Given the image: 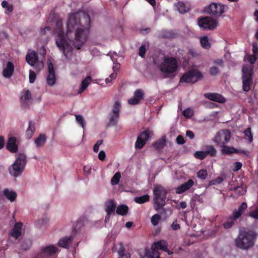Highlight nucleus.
<instances>
[{"mask_svg": "<svg viewBox=\"0 0 258 258\" xmlns=\"http://www.w3.org/2000/svg\"><path fill=\"white\" fill-rule=\"evenodd\" d=\"M91 27L90 16L86 13H76L70 14L67 23L66 35L75 30V38L73 45L80 49L88 39Z\"/></svg>", "mask_w": 258, "mask_h": 258, "instance_id": "obj_1", "label": "nucleus"}, {"mask_svg": "<svg viewBox=\"0 0 258 258\" xmlns=\"http://www.w3.org/2000/svg\"><path fill=\"white\" fill-rule=\"evenodd\" d=\"M56 26L58 31L55 39L56 45L62 52L66 57L67 58L69 54L72 52L73 48L65 37L62 29L63 24L62 20H58L57 21Z\"/></svg>", "mask_w": 258, "mask_h": 258, "instance_id": "obj_2", "label": "nucleus"}, {"mask_svg": "<svg viewBox=\"0 0 258 258\" xmlns=\"http://www.w3.org/2000/svg\"><path fill=\"white\" fill-rule=\"evenodd\" d=\"M256 236V234L251 231H241L236 239V245L240 248L248 249L253 245Z\"/></svg>", "mask_w": 258, "mask_h": 258, "instance_id": "obj_3", "label": "nucleus"}, {"mask_svg": "<svg viewBox=\"0 0 258 258\" xmlns=\"http://www.w3.org/2000/svg\"><path fill=\"white\" fill-rule=\"evenodd\" d=\"M154 208L157 211L162 209L166 205L167 190L161 185H156L153 190Z\"/></svg>", "mask_w": 258, "mask_h": 258, "instance_id": "obj_4", "label": "nucleus"}, {"mask_svg": "<svg viewBox=\"0 0 258 258\" xmlns=\"http://www.w3.org/2000/svg\"><path fill=\"white\" fill-rule=\"evenodd\" d=\"M159 70L164 74V78L170 77L177 71L178 63L173 57L164 56L163 61L159 66Z\"/></svg>", "mask_w": 258, "mask_h": 258, "instance_id": "obj_5", "label": "nucleus"}, {"mask_svg": "<svg viewBox=\"0 0 258 258\" xmlns=\"http://www.w3.org/2000/svg\"><path fill=\"white\" fill-rule=\"evenodd\" d=\"M203 78V75L200 71L197 69H191L182 76L179 82L194 84Z\"/></svg>", "mask_w": 258, "mask_h": 258, "instance_id": "obj_6", "label": "nucleus"}, {"mask_svg": "<svg viewBox=\"0 0 258 258\" xmlns=\"http://www.w3.org/2000/svg\"><path fill=\"white\" fill-rule=\"evenodd\" d=\"M253 71L252 69L243 68L242 69V90L247 92L251 89L253 82Z\"/></svg>", "mask_w": 258, "mask_h": 258, "instance_id": "obj_7", "label": "nucleus"}, {"mask_svg": "<svg viewBox=\"0 0 258 258\" xmlns=\"http://www.w3.org/2000/svg\"><path fill=\"white\" fill-rule=\"evenodd\" d=\"M217 21L209 17L200 18L198 20V25L203 30H213L217 25Z\"/></svg>", "mask_w": 258, "mask_h": 258, "instance_id": "obj_8", "label": "nucleus"}, {"mask_svg": "<svg viewBox=\"0 0 258 258\" xmlns=\"http://www.w3.org/2000/svg\"><path fill=\"white\" fill-rule=\"evenodd\" d=\"M230 137L231 134L228 130H222L217 133L214 139V142L217 145L223 146L229 142Z\"/></svg>", "mask_w": 258, "mask_h": 258, "instance_id": "obj_9", "label": "nucleus"}, {"mask_svg": "<svg viewBox=\"0 0 258 258\" xmlns=\"http://www.w3.org/2000/svg\"><path fill=\"white\" fill-rule=\"evenodd\" d=\"M206 13L215 17L220 16L224 12V6L216 3H212L205 8Z\"/></svg>", "mask_w": 258, "mask_h": 258, "instance_id": "obj_10", "label": "nucleus"}, {"mask_svg": "<svg viewBox=\"0 0 258 258\" xmlns=\"http://www.w3.org/2000/svg\"><path fill=\"white\" fill-rule=\"evenodd\" d=\"M151 133L150 130H147L139 134L135 145L136 149H141L145 145L150 137Z\"/></svg>", "mask_w": 258, "mask_h": 258, "instance_id": "obj_11", "label": "nucleus"}, {"mask_svg": "<svg viewBox=\"0 0 258 258\" xmlns=\"http://www.w3.org/2000/svg\"><path fill=\"white\" fill-rule=\"evenodd\" d=\"M25 166V162H14L9 168V172L12 176L17 177L21 174Z\"/></svg>", "mask_w": 258, "mask_h": 258, "instance_id": "obj_12", "label": "nucleus"}, {"mask_svg": "<svg viewBox=\"0 0 258 258\" xmlns=\"http://www.w3.org/2000/svg\"><path fill=\"white\" fill-rule=\"evenodd\" d=\"M48 74L47 77V83L50 86L54 85L56 82V75L53 63L49 61L47 62Z\"/></svg>", "mask_w": 258, "mask_h": 258, "instance_id": "obj_13", "label": "nucleus"}, {"mask_svg": "<svg viewBox=\"0 0 258 258\" xmlns=\"http://www.w3.org/2000/svg\"><path fill=\"white\" fill-rule=\"evenodd\" d=\"M222 147L223 148L222 150V154L224 155H230L233 153H236L240 155H244L247 156L249 154V152L246 150H238L233 147H229L225 145Z\"/></svg>", "mask_w": 258, "mask_h": 258, "instance_id": "obj_14", "label": "nucleus"}, {"mask_svg": "<svg viewBox=\"0 0 258 258\" xmlns=\"http://www.w3.org/2000/svg\"><path fill=\"white\" fill-rule=\"evenodd\" d=\"M207 99L220 103H224L226 99L221 94L216 93H208L204 94Z\"/></svg>", "mask_w": 258, "mask_h": 258, "instance_id": "obj_15", "label": "nucleus"}, {"mask_svg": "<svg viewBox=\"0 0 258 258\" xmlns=\"http://www.w3.org/2000/svg\"><path fill=\"white\" fill-rule=\"evenodd\" d=\"M16 142V137H11L9 138L6 145V149L11 153H16L18 149Z\"/></svg>", "mask_w": 258, "mask_h": 258, "instance_id": "obj_16", "label": "nucleus"}, {"mask_svg": "<svg viewBox=\"0 0 258 258\" xmlns=\"http://www.w3.org/2000/svg\"><path fill=\"white\" fill-rule=\"evenodd\" d=\"M194 184V181L192 179H188L187 182H184L176 188V193L181 194L188 189H190Z\"/></svg>", "mask_w": 258, "mask_h": 258, "instance_id": "obj_17", "label": "nucleus"}, {"mask_svg": "<svg viewBox=\"0 0 258 258\" xmlns=\"http://www.w3.org/2000/svg\"><path fill=\"white\" fill-rule=\"evenodd\" d=\"M32 95L31 92L27 90L25 92L24 95L21 97V105L24 108L29 107V102L31 100Z\"/></svg>", "mask_w": 258, "mask_h": 258, "instance_id": "obj_18", "label": "nucleus"}, {"mask_svg": "<svg viewBox=\"0 0 258 258\" xmlns=\"http://www.w3.org/2000/svg\"><path fill=\"white\" fill-rule=\"evenodd\" d=\"M38 59V54L35 51L28 52L26 56L27 62L31 66H34Z\"/></svg>", "mask_w": 258, "mask_h": 258, "instance_id": "obj_19", "label": "nucleus"}, {"mask_svg": "<svg viewBox=\"0 0 258 258\" xmlns=\"http://www.w3.org/2000/svg\"><path fill=\"white\" fill-rule=\"evenodd\" d=\"M177 11L180 14H184L189 11L190 9V5L188 3H184L183 2H179L175 4Z\"/></svg>", "mask_w": 258, "mask_h": 258, "instance_id": "obj_20", "label": "nucleus"}, {"mask_svg": "<svg viewBox=\"0 0 258 258\" xmlns=\"http://www.w3.org/2000/svg\"><path fill=\"white\" fill-rule=\"evenodd\" d=\"M14 71V66L13 63L9 61L7 64V67L4 69L3 72V75L4 77L6 78H10Z\"/></svg>", "mask_w": 258, "mask_h": 258, "instance_id": "obj_21", "label": "nucleus"}, {"mask_svg": "<svg viewBox=\"0 0 258 258\" xmlns=\"http://www.w3.org/2000/svg\"><path fill=\"white\" fill-rule=\"evenodd\" d=\"M105 207L106 213H114L116 208V204L114 200H108L105 203Z\"/></svg>", "mask_w": 258, "mask_h": 258, "instance_id": "obj_22", "label": "nucleus"}, {"mask_svg": "<svg viewBox=\"0 0 258 258\" xmlns=\"http://www.w3.org/2000/svg\"><path fill=\"white\" fill-rule=\"evenodd\" d=\"M168 244L165 240H162L154 243L152 245L151 249L158 251V249L162 250H166Z\"/></svg>", "mask_w": 258, "mask_h": 258, "instance_id": "obj_23", "label": "nucleus"}, {"mask_svg": "<svg viewBox=\"0 0 258 258\" xmlns=\"http://www.w3.org/2000/svg\"><path fill=\"white\" fill-rule=\"evenodd\" d=\"M73 239V236H66L60 239L58 242V245L63 248H67L70 246Z\"/></svg>", "mask_w": 258, "mask_h": 258, "instance_id": "obj_24", "label": "nucleus"}, {"mask_svg": "<svg viewBox=\"0 0 258 258\" xmlns=\"http://www.w3.org/2000/svg\"><path fill=\"white\" fill-rule=\"evenodd\" d=\"M3 194L4 196L11 202L15 201L17 197V194L15 191L10 190L7 188L4 190Z\"/></svg>", "mask_w": 258, "mask_h": 258, "instance_id": "obj_25", "label": "nucleus"}, {"mask_svg": "<svg viewBox=\"0 0 258 258\" xmlns=\"http://www.w3.org/2000/svg\"><path fill=\"white\" fill-rule=\"evenodd\" d=\"M22 223L18 222L15 224L11 231V235L16 238H18L21 235Z\"/></svg>", "mask_w": 258, "mask_h": 258, "instance_id": "obj_26", "label": "nucleus"}, {"mask_svg": "<svg viewBox=\"0 0 258 258\" xmlns=\"http://www.w3.org/2000/svg\"><path fill=\"white\" fill-rule=\"evenodd\" d=\"M35 124L33 121L29 122V126L27 129L25 133L26 138L29 140L33 135L35 131Z\"/></svg>", "mask_w": 258, "mask_h": 258, "instance_id": "obj_27", "label": "nucleus"}, {"mask_svg": "<svg viewBox=\"0 0 258 258\" xmlns=\"http://www.w3.org/2000/svg\"><path fill=\"white\" fill-rule=\"evenodd\" d=\"M175 36V34L172 31L170 30H162L161 31L159 34L158 37L159 38L163 39H170L174 38Z\"/></svg>", "mask_w": 258, "mask_h": 258, "instance_id": "obj_28", "label": "nucleus"}, {"mask_svg": "<svg viewBox=\"0 0 258 258\" xmlns=\"http://www.w3.org/2000/svg\"><path fill=\"white\" fill-rule=\"evenodd\" d=\"M91 81L92 78L90 76H88L84 79L81 82V87L78 91V93L81 94L84 92L87 88Z\"/></svg>", "mask_w": 258, "mask_h": 258, "instance_id": "obj_29", "label": "nucleus"}, {"mask_svg": "<svg viewBox=\"0 0 258 258\" xmlns=\"http://www.w3.org/2000/svg\"><path fill=\"white\" fill-rule=\"evenodd\" d=\"M159 252L154 249H146L144 258H159Z\"/></svg>", "mask_w": 258, "mask_h": 258, "instance_id": "obj_30", "label": "nucleus"}, {"mask_svg": "<svg viewBox=\"0 0 258 258\" xmlns=\"http://www.w3.org/2000/svg\"><path fill=\"white\" fill-rule=\"evenodd\" d=\"M46 138L44 134H40L35 141V144L37 147H40L44 145L46 142Z\"/></svg>", "mask_w": 258, "mask_h": 258, "instance_id": "obj_31", "label": "nucleus"}, {"mask_svg": "<svg viewBox=\"0 0 258 258\" xmlns=\"http://www.w3.org/2000/svg\"><path fill=\"white\" fill-rule=\"evenodd\" d=\"M166 145V140L164 137L162 138L161 139L159 140V141H157L156 142H155L153 145V146L154 148L160 151L164 148V147Z\"/></svg>", "mask_w": 258, "mask_h": 258, "instance_id": "obj_32", "label": "nucleus"}, {"mask_svg": "<svg viewBox=\"0 0 258 258\" xmlns=\"http://www.w3.org/2000/svg\"><path fill=\"white\" fill-rule=\"evenodd\" d=\"M119 117V114L111 112L110 114L109 126H115L116 125Z\"/></svg>", "mask_w": 258, "mask_h": 258, "instance_id": "obj_33", "label": "nucleus"}, {"mask_svg": "<svg viewBox=\"0 0 258 258\" xmlns=\"http://www.w3.org/2000/svg\"><path fill=\"white\" fill-rule=\"evenodd\" d=\"M128 211V207L125 205H119L116 209V212L118 215L125 216Z\"/></svg>", "mask_w": 258, "mask_h": 258, "instance_id": "obj_34", "label": "nucleus"}, {"mask_svg": "<svg viewBox=\"0 0 258 258\" xmlns=\"http://www.w3.org/2000/svg\"><path fill=\"white\" fill-rule=\"evenodd\" d=\"M204 152L206 153V157L208 155L211 157H215L216 156L217 151L213 146H207Z\"/></svg>", "mask_w": 258, "mask_h": 258, "instance_id": "obj_35", "label": "nucleus"}, {"mask_svg": "<svg viewBox=\"0 0 258 258\" xmlns=\"http://www.w3.org/2000/svg\"><path fill=\"white\" fill-rule=\"evenodd\" d=\"M200 43L203 48L209 49L211 47V44L207 36H203L200 38Z\"/></svg>", "mask_w": 258, "mask_h": 258, "instance_id": "obj_36", "label": "nucleus"}, {"mask_svg": "<svg viewBox=\"0 0 258 258\" xmlns=\"http://www.w3.org/2000/svg\"><path fill=\"white\" fill-rule=\"evenodd\" d=\"M42 251L47 255H51L57 251V248L54 246L50 245L44 248Z\"/></svg>", "mask_w": 258, "mask_h": 258, "instance_id": "obj_37", "label": "nucleus"}, {"mask_svg": "<svg viewBox=\"0 0 258 258\" xmlns=\"http://www.w3.org/2000/svg\"><path fill=\"white\" fill-rule=\"evenodd\" d=\"M150 200V196L148 195H145L141 197H137L135 198V201L138 204H143L147 202Z\"/></svg>", "mask_w": 258, "mask_h": 258, "instance_id": "obj_38", "label": "nucleus"}, {"mask_svg": "<svg viewBox=\"0 0 258 258\" xmlns=\"http://www.w3.org/2000/svg\"><path fill=\"white\" fill-rule=\"evenodd\" d=\"M244 137L246 140H248L249 143H251L253 141V135L251 132L250 127L247 128L244 131Z\"/></svg>", "mask_w": 258, "mask_h": 258, "instance_id": "obj_39", "label": "nucleus"}, {"mask_svg": "<svg viewBox=\"0 0 258 258\" xmlns=\"http://www.w3.org/2000/svg\"><path fill=\"white\" fill-rule=\"evenodd\" d=\"M144 93L141 89L136 90L134 93V97L138 100L140 102L144 99Z\"/></svg>", "mask_w": 258, "mask_h": 258, "instance_id": "obj_40", "label": "nucleus"}, {"mask_svg": "<svg viewBox=\"0 0 258 258\" xmlns=\"http://www.w3.org/2000/svg\"><path fill=\"white\" fill-rule=\"evenodd\" d=\"M121 108V104L118 101H115L111 110L112 113H117L119 114Z\"/></svg>", "mask_w": 258, "mask_h": 258, "instance_id": "obj_41", "label": "nucleus"}, {"mask_svg": "<svg viewBox=\"0 0 258 258\" xmlns=\"http://www.w3.org/2000/svg\"><path fill=\"white\" fill-rule=\"evenodd\" d=\"M2 6L10 13H12L14 10L13 6L9 4L6 1H3L2 2Z\"/></svg>", "mask_w": 258, "mask_h": 258, "instance_id": "obj_42", "label": "nucleus"}, {"mask_svg": "<svg viewBox=\"0 0 258 258\" xmlns=\"http://www.w3.org/2000/svg\"><path fill=\"white\" fill-rule=\"evenodd\" d=\"M75 116L76 117L77 122L81 125L82 128H84L86 122L82 115L76 114Z\"/></svg>", "mask_w": 258, "mask_h": 258, "instance_id": "obj_43", "label": "nucleus"}, {"mask_svg": "<svg viewBox=\"0 0 258 258\" xmlns=\"http://www.w3.org/2000/svg\"><path fill=\"white\" fill-rule=\"evenodd\" d=\"M124 247L121 245L119 248L118 253L119 254V258H131V254L130 253H124Z\"/></svg>", "mask_w": 258, "mask_h": 258, "instance_id": "obj_44", "label": "nucleus"}, {"mask_svg": "<svg viewBox=\"0 0 258 258\" xmlns=\"http://www.w3.org/2000/svg\"><path fill=\"white\" fill-rule=\"evenodd\" d=\"M161 219V216L159 214H156L154 215L151 218V223L154 226H156Z\"/></svg>", "mask_w": 258, "mask_h": 258, "instance_id": "obj_45", "label": "nucleus"}, {"mask_svg": "<svg viewBox=\"0 0 258 258\" xmlns=\"http://www.w3.org/2000/svg\"><path fill=\"white\" fill-rule=\"evenodd\" d=\"M121 175L120 174L119 172L116 173L112 177L111 182L112 185H115L117 184L119 181V179L120 178Z\"/></svg>", "mask_w": 258, "mask_h": 258, "instance_id": "obj_46", "label": "nucleus"}, {"mask_svg": "<svg viewBox=\"0 0 258 258\" xmlns=\"http://www.w3.org/2000/svg\"><path fill=\"white\" fill-rule=\"evenodd\" d=\"M207 175V171L206 169H201L197 172V176L202 179H206Z\"/></svg>", "mask_w": 258, "mask_h": 258, "instance_id": "obj_47", "label": "nucleus"}, {"mask_svg": "<svg viewBox=\"0 0 258 258\" xmlns=\"http://www.w3.org/2000/svg\"><path fill=\"white\" fill-rule=\"evenodd\" d=\"M194 156L200 160H203L206 157V153L204 152V151L196 152L194 154Z\"/></svg>", "mask_w": 258, "mask_h": 258, "instance_id": "obj_48", "label": "nucleus"}, {"mask_svg": "<svg viewBox=\"0 0 258 258\" xmlns=\"http://www.w3.org/2000/svg\"><path fill=\"white\" fill-rule=\"evenodd\" d=\"M219 73V70L217 67L213 66L209 69V74L212 76H216Z\"/></svg>", "mask_w": 258, "mask_h": 258, "instance_id": "obj_49", "label": "nucleus"}, {"mask_svg": "<svg viewBox=\"0 0 258 258\" xmlns=\"http://www.w3.org/2000/svg\"><path fill=\"white\" fill-rule=\"evenodd\" d=\"M146 52V48L145 45H142L139 48V55L142 57V58L145 57V55Z\"/></svg>", "mask_w": 258, "mask_h": 258, "instance_id": "obj_50", "label": "nucleus"}, {"mask_svg": "<svg viewBox=\"0 0 258 258\" xmlns=\"http://www.w3.org/2000/svg\"><path fill=\"white\" fill-rule=\"evenodd\" d=\"M36 75L35 73L32 70H30V71H29V82L30 83H33L36 80Z\"/></svg>", "mask_w": 258, "mask_h": 258, "instance_id": "obj_51", "label": "nucleus"}, {"mask_svg": "<svg viewBox=\"0 0 258 258\" xmlns=\"http://www.w3.org/2000/svg\"><path fill=\"white\" fill-rule=\"evenodd\" d=\"M27 157L24 153L19 154L15 161H26Z\"/></svg>", "mask_w": 258, "mask_h": 258, "instance_id": "obj_52", "label": "nucleus"}, {"mask_svg": "<svg viewBox=\"0 0 258 258\" xmlns=\"http://www.w3.org/2000/svg\"><path fill=\"white\" fill-rule=\"evenodd\" d=\"M247 208V204L245 202H243L237 210L241 213V214H242L244 212Z\"/></svg>", "mask_w": 258, "mask_h": 258, "instance_id": "obj_53", "label": "nucleus"}, {"mask_svg": "<svg viewBox=\"0 0 258 258\" xmlns=\"http://www.w3.org/2000/svg\"><path fill=\"white\" fill-rule=\"evenodd\" d=\"M248 215L252 218L258 219V207L254 211L249 212Z\"/></svg>", "mask_w": 258, "mask_h": 258, "instance_id": "obj_54", "label": "nucleus"}, {"mask_svg": "<svg viewBox=\"0 0 258 258\" xmlns=\"http://www.w3.org/2000/svg\"><path fill=\"white\" fill-rule=\"evenodd\" d=\"M241 215L242 214H241V213L237 211V210L235 209L233 212L231 218L234 220L237 219L239 218Z\"/></svg>", "mask_w": 258, "mask_h": 258, "instance_id": "obj_55", "label": "nucleus"}, {"mask_svg": "<svg viewBox=\"0 0 258 258\" xmlns=\"http://www.w3.org/2000/svg\"><path fill=\"white\" fill-rule=\"evenodd\" d=\"M233 220L231 218H230V220L227 222H226L225 223H224L223 224V226L224 227V228H226V229H228V228H231L232 225H233Z\"/></svg>", "mask_w": 258, "mask_h": 258, "instance_id": "obj_56", "label": "nucleus"}, {"mask_svg": "<svg viewBox=\"0 0 258 258\" xmlns=\"http://www.w3.org/2000/svg\"><path fill=\"white\" fill-rule=\"evenodd\" d=\"M183 115L186 117H190L192 115V112L190 108H186L183 111Z\"/></svg>", "mask_w": 258, "mask_h": 258, "instance_id": "obj_57", "label": "nucleus"}, {"mask_svg": "<svg viewBox=\"0 0 258 258\" xmlns=\"http://www.w3.org/2000/svg\"><path fill=\"white\" fill-rule=\"evenodd\" d=\"M176 143L179 145H183L185 143L184 138L181 135H179L176 138Z\"/></svg>", "mask_w": 258, "mask_h": 258, "instance_id": "obj_58", "label": "nucleus"}, {"mask_svg": "<svg viewBox=\"0 0 258 258\" xmlns=\"http://www.w3.org/2000/svg\"><path fill=\"white\" fill-rule=\"evenodd\" d=\"M140 101L135 97H133L128 100V103L130 105H136L139 104Z\"/></svg>", "mask_w": 258, "mask_h": 258, "instance_id": "obj_59", "label": "nucleus"}, {"mask_svg": "<svg viewBox=\"0 0 258 258\" xmlns=\"http://www.w3.org/2000/svg\"><path fill=\"white\" fill-rule=\"evenodd\" d=\"M242 166L241 162H235L234 167L233 168V171H237L239 170Z\"/></svg>", "mask_w": 258, "mask_h": 258, "instance_id": "obj_60", "label": "nucleus"}, {"mask_svg": "<svg viewBox=\"0 0 258 258\" xmlns=\"http://www.w3.org/2000/svg\"><path fill=\"white\" fill-rule=\"evenodd\" d=\"M171 228L174 230H177L180 228V226L176 221H174L171 224Z\"/></svg>", "mask_w": 258, "mask_h": 258, "instance_id": "obj_61", "label": "nucleus"}, {"mask_svg": "<svg viewBox=\"0 0 258 258\" xmlns=\"http://www.w3.org/2000/svg\"><path fill=\"white\" fill-rule=\"evenodd\" d=\"M257 59V57L255 55H250L249 57L248 61L251 64H253Z\"/></svg>", "mask_w": 258, "mask_h": 258, "instance_id": "obj_62", "label": "nucleus"}, {"mask_svg": "<svg viewBox=\"0 0 258 258\" xmlns=\"http://www.w3.org/2000/svg\"><path fill=\"white\" fill-rule=\"evenodd\" d=\"M214 63L217 64L221 67L224 66V61L222 59H217L214 60Z\"/></svg>", "mask_w": 258, "mask_h": 258, "instance_id": "obj_63", "label": "nucleus"}, {"mask_svg": "<svg viewBox=\"0 0 258 258\" xmlns=\"http://www.w3.org/2000/svg\"><path fill=\"white\" fill-rule=\"evenodd\" d=\"M186 137L189 138L190 139H192L195 137L194 133L190 130H187L186 132Z\"/></svg>", "mask_w": 258, "mask_h": 258, "instance_id": "obj_64", "label": "nucleus"}]
</instances>
